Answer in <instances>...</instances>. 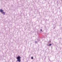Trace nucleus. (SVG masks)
<instances>
[{
  "mask_svg": "<svg viewBox=\"0 0 62 62\" xmlns=\"http://www.w3.org/2000/svg\"><path fill=\"white\" fill-rule=\"evenodd\" d=\"M21 59V57L20 56H18L16 58L17 59V61H18L19 62H21V60L20 59Z\"/></svg>",
  "mask_w": 62,
  "mask_h": 62,
  "instance_id": "f257e3e1",
  "label": "nucleus"
},
{
  "mask_svg": "<svg viewBox=\"0 0 62 62\" xmlns=\"http://www.w3.org/2000/svg\"><path fill=\"white\" fill-rule=\"evenodd\" d=\"M3 10H2V9H0V12L2 13V12H3Z\"/></svg>",
  "mask_w": 62,
  "mask_h": 62,
  "instance_id": "f03ea898",
  "label": "nucleus"
},
{
  "mask_svg": "<svg viewBox=\"0 0 62 62\" xmlns=\"http://www.w3.org/2000/svg\"><path fill=\"white\" fill-rule=\"evenodd\" d=\"M2 14H4V15H5V12H2Z\"/></svg>",
  "mask_w": 62,
  "mask_h": 62,
  "instance_id": "7ed1b4c3",
  "label": "nucleus"
},
{
  "mask_svg": "<svg viewBox=\"0 0 62 62\" xmlns=\"http://www.w3.org/2000/svg\"><path fill=\"white\" fill-rule=\"evenodd\" d=\"M52 45L51 44H50L49 45H48V46H51Z\"/></svg>",
  "mask_w": 62,
  "mask_h": 62,
  "instance_id": "20e7f679",
  "label": "nucleus"
},
{
  "mask_svg": "<svg viewBox=\"0 0 62 62\" xmlns=\"http://www.w3.org/2000/svg\"><path fill=\"white\" fill-rule=\"evenodd\" d=\"M31 59H33V57H31Z\"/></svg>",
  "mask_w": 62,
  "mask_h": 62,
  "instance_id": "39448f33",
  "label": "nucleus"
},
{
  "mask_svg": "<svg viewBox=\"0 0 62 62\" xmlns=\"http://www.w3.org/2000/svg\"><path fill=\"white\" fill-rule=\"evenodd\" d=\"M40 31H42V30L41 29V30H40Z\"/></svg>",
  "mask_w": 62,
  "mask_h": 62,
  "instance_id": "423d86ee",
  "label": "nucleus"
}]
</instances>
